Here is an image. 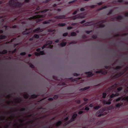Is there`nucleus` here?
<instances>
[{
	"instance_id": "54",
	"label": "nucleus",
	"mask_w": 128,
	"mask_h": 128,
	"mask_svg": "<svg viewBox=\"0 0 128 128\" xmlns=\"http://www.w3.org/2000/svg\"><path fill=\"white\" fill-rule=\"evenodd\" d=\"M34 96H35V97H36V96H34Z\"/></svg>"
},
{
	"instance_id": "23",
	"label": "nucleus",
	"mask_w": 128,
	"mask_h": 128,
	"mask_svg": "<svg viewBox=\"0 0 128 128\" xmlns=\"http://www.w3.org/2000/svg\"><path fill=\"white\" fill-rule=\"evenodd\" d=\"M60 25L61 26H63L65 25V24H60Z\"/></svg>"
},
{
	"instance_id": "4",
	"label": "nucleus",
	"mask_w": 128,
	"mask_h": 128,
	"mask_svg": "<svg viewBox=\"0 0 128 128\" xmlns=\"http://www.w3.org/2000/svg\"><path fill=\"white\" fill-rule=\"evenodd\" d=\"M35 55L36 56H39L40 55H42L44 54V53L43 52H40V53L35 52Z\"/></svg>"
},
{
	"instance_id": "42",
	"label": "nucleus",
	"mask_w": 128,
	"mask_h": 128,
	"mask_svg": "<svg viewBox=\"0 0 128 128\" xmlns=\"http://www.w3.org/2000/svg\"><path fill=\"white\" fill-rule=\"evenodd\" d=\"M68 117H67L65 119V120H68Z\"/></svg>"
},
{
	"instance_id": "28",
	"label": "nucleus",
	"mask_w": 128,
	"mask_h": 128,
	"mask_svg": "<svg viewBox=\"0 0 128 128\" xmlns=\"http://www.w3.org/2000/svg\"><path fill=\"white\" fill-rule=\"evenodd\" d=\"M6 52H7V51L6 50H4L3 52V54L6 53Z\"/></svg>"
},
{
	"instance_id": "12",
	"label": "nucleus",
	"mask_w": 128,
	"mask_h": 128,
	"mask_svg": "<svg viewBox=\"0 0 128 128\" xmlns=\"http://www.w3.org/2000/svg\"><path fill=\"white\" fill-rule=\"evenodd\" d=\"M66 44V43L65 42L64 43H61L60 44V45L61 46H64Z\"/></svg>"
},
{
	"instance_id": "18",
	"label": "nucleus",
	"mask_w": 128,
	"mask_h": 128,
	"mask_svg": "<svg viewBox=\"0 0 128 128\" xmlns=\"http://www.w3.org/2000/svg\"><path fill=\"white\" fill-rule=\"evenodd\" d=\"M100 108V107L99 106H96L94 107V108L95 109H98Z\"/></svg>"
},
{
	"instance_id": "32",
	"label": "nucleus",
	"mask_w": 128,
	"mask_h": 128,
	"mask_svg": "<svg viewBox=\"0 0 128 128\" xmlns=\"http://www.w3.org/2000/svg\"><path fill=\"white\" fill-rule=\"evenodd\" d=\"M80 10L81 11H84V8H82L80 9Z\"/></svg>"
},
{
	"instance_id": "39",
	"label": "nucleus",
	"mask_w": 128,
	"mask_h": 128,
	"mask_svg": "<svg viewBox=\"0 0 128 128\" xmlns=\"http://www.w3.org/2000/svg\"><path fill=\"white\" fill-rule=\"evenodd\" d=\"M75 1H72V2H69V3L70 4L71 3H72V2H74Z\"/></svg>"
},
{
	"instance_id": "11",
	"label": "nucleus",
	"mask_w": 128,
	"mask_h": 128,
	"mask_svg": "<svg viewBox=\"0 0 128 128\" xmlns=\"http://www.w3.org/2000/svg\"><path fill=\"white\" fill-rule=\"evenodd\" d=\"M28 30H26L23 32V34H28L29 33V32L28 31Z\"/></svg>"
},
{
	"instance_id": "8",
	"label": "nucleus",
	"mask_w": 128,
	"mask_h": 128,
	"mask_svg": "<svg viewBox=\"0 0 128 128\" xmlns=\"http://www.w3.org/2000/svg\"><path fill=\"white\" fill-rule=\"evenodd\" d=\"M104 103V104H111V102L110 101L106 102L105 101H104L103 102Z\"/></svg>"
},
{
	"instance_id": "33",
	"label": "nucleus",
	"mask_w": 128,
	"mask_h": 128,
	"mask_svg": "<svg viewBox=\"0 0 128 128\" xmlns=\"http://www.w3.org/2000/svg\"><path fill=\"white\" fill-rule=\"evenodd\" d=\"M52 100L53 99L52 98H49L48 99V100Z\"/></svg>"
},
{
	"instance_id": "56",
	"label": "nucleus",
	"mask_w": 128,
	"mask_h": 128,
	"mask_svg": "<svg viewBox=\"0 0 128 128\" xmlns=\"http://www.w3.org/2000/svg\"><path fill=\"white\" fill-rule=\"evenodd\" d=\"M46 11L45 10V12H46Z\"/></svg>"
},
{
	"instance_id": "19",
	"label": "nucleus",
	"mask_w": 128,
	"mask_h": 128,
	"mask_svg": "<svg viewBox=\"0 0 128 128\" xmlns=\"http://www.w3.org/2000/svg\"><path fill=\"white\" fill-rule=\"evenodd\" d=\"M85 110L87 111H88L89 110V108L88 107H86L85 108Z\"/></svg>"
},
{
	"instance_id": "10",
	"label": "nucleus",
	"mask_w": 128,
	"mask_h": 128,
	"mask_svg": "<svg viewBox=\"0 0 128 128\" xmlns=\"http://www.w3.org/2000/svg\"><path fill=\"white\" fill-rule=\"evenodd\" d=\"M64 16H59L56 17V18H59V19L63 18H64Z\"/></svg>"
},
{
	"instance_id": "7",
	"label": "nucleus",
	"mask_w": 128,
	"mask_h": 128,
	"mask_svg": "<svg viewBox=\"0 0 128 128\" xmlns=\"http://www.w3.org/2000/svg\"><path fill=\"white\" fill-rule=\"evenodd\" d=\"M86 74L88 75V76H91L93 75L92 73L90 72H87Z\"/></svg>"
},
{
	"instance_id": "16",
	"label": "nucleus",
	"mask_w": 128,
	"mask_h": 128,
	"mask_svg": "<svg viewBox=\"0 0 128 128\" xmlns=\"http://www.w3.org/2000/svg\"><path fill=\"white\" fill-rule=\"evenodd\" d=\"M76 35V34L74 32H72L71 33V35L73 36H75Z\"/></svg>"
},
{
	"instance_id": "26",
	"label": "nucleus",
	"mask_w": 128,
	"mask_h": 128,
	"mask_svg": "<svg viewBox=\"0 0 128 128\" xmlns=\"http://www.w3.org/2000/svg\"><path fill=\"white\" fill-rule=\"evenodd\" d=\"M4 36H0V38H4Z\"/></svg>"
},
{
	"instance_id": "31",
	"label": "nucleus",
	"mask_w": 128,
	"mask_h": 128,
	"mask_svg": "<svg viewBox=\"0 0 128 128\" xmlns=\"http://www.w3.org/2000/svg\"><path fill=\"white\" fill-rule=\"evenodd\" d=\"M47 44H51L52 43V42L51 41H50L49 42H48Z\"/></svg>"
},
{
	"instance_id": "58",
	"label": "nucleus",
	"mask_w": 128,
	"mask_h": 128,
	"mask_svg": "<svg viewBox=\"0 0 128 128\" xmlns=\"http://www.w3.org/2000/svg\"><path fill=\"white\" fill-rule=\"evenodd\" d=\"M0 4H1V2H0Z\"/></svg>"
},
{
	"instance_id": "24",
	"label": "nucleus",
	"mask_w": 128,
	"mask_h": 128,
	"mask_svg": "<svg viewBox=\"0 0 128 128\" xmlns=\"http://www.w3.org/2000/svg\"><path fill=\"white\" fill-rule=\"evenodd\" d=\"M67 34H68V33H66L64 34H63V35L64 36H66L67 35Z\"/></svg>"
},
{
	"instance_id": "20",
	"label": "nucleus",
	"mask_w": 128,
	"mask_h": 128,
	"mask_svg": "<svg viewBox=\"0 0 128 128\" xmlns=\"http://www.w3.org/2000/svg\"><path fill=\"white\" fill-rule=\"evenodd\" d=\"M84 17V15L82 16H79L78 17L79 18H82Z\"/></svg>"
},
{
	"instance_id": "36",
	"label": "nucleus",
	"mask_w": 128,
	"mask_h": 128,
	"mask_svg": "<svg viewBox=\"0 0 128 128\" xmlns=\"http://www.w3.org/2000/svg\"><path fill=\"white\" fill-rule=\"evenodd\" d=\"M84 100L85 101H86L88 100V99L86 98H84Z\"/></svg>"
},
{
	"instance_id": "47",
	"label": "nucleus",
	"mask_w": 128,
	"mask_h": 128,
	"mask_svg": "<svg viewBox=\"0 0 128 128\" xmlns=\"http://www.w3.org/2000/svg\"><path fill=\"white\" fill-rule=\"evenodd\" d=\"M54 6H56V4H54Z\"/></svg>"
},
{
	"instance_id": "38",
	"label": "nucleus",
	"mask_w": 128,
	"mask_h": 128,
	"mask_svg": "<svg viewBox=\"0 0 128 128\" xmlns=\"http://www.w3.org/2000/svg\"><path fill=\"white\" fill-rule=\"evenodd\" d=\"M45 11H44L42 12H41V14H44V13Z\"/></svg>"
},
{
	"instance_id": "46",
	"label": "nucleus",
	"mask_w": 128,
	"mask_h": 128,
	"mask_svg": "<svg viewBox=\"0 0 128 128\" xmlns=\"http://www.w3.org/2000/svg\"><path fill=\"white\" fill-rule=\"evenodd\" d=\"M86 33L88 34H89V32H86Z\"/></svg>"
},
{
	"instance_id": "52",
	"label": "nucleus",
	"mask_w": 128,
	"mask_h": 128,
	"mask_svg": "<svg viewBox=\"0 0 128 128\" xmlns=\"http://www.w3.org/2000/svg\"><path fill=\"white\" fill-rule=\"evenodd\" d=\"M106 8V7H104V8Z\"/></svg>"
},
{
	"instance_id": "41",
	"label": "nucleus",
	"mask_w": 128,
	"mask_h": 128,
	"mask_svg": "<svg viewBox=\"0 0 128 128\" xmlns=\"http://www.w3.org/2000/svg\"><path fill=\"white\" fill-rule=\"evenodd\" d=\"M59 40H57L56 41H55V42H58Z\"/></svg>"
},
{
	"instance_id": "44",
	"label": "nucleus",
	"mask_w": 128,
	"mask_h": 128,
	"mask_svg": "<svg viewBox=\"0 0 128 128\" xmlns=\"http://www.w3.org/2000/svg\"><path fill=\"white\" fill-rule=\"evenodd\" d=\"M87 89L86 88H84L83 89V90H86Z\"/></svg>"
},
{
	"instance_id": "21",
	"label": "nucleus",
	"mask_w": 128,
	"mask_h": 128,
	"mask_svg": "<svg viewBox=\"0 0 128 128\" xmlns=\"http://www.w3.org/2000/svg\"><path fill=\"white\" fill-rule=\"evenodd\" d=\"M25 54V53L24 52L21 53L20 54V55H24Z\"/></svg>"
},
{
	"instance_id": "5",
	"label": "nucleus",
	"mask_w": 128,
	"mask_h": 128,
	"mask_svg": "<svg viewBox=\"0 0 128 128\" xmlns=\"http://www.w3.org/2000/svg\"><path fill=\"white\" fill-rule=\"evenodd\" d=\"M42 31V30H40V28H37L36 29L34 30H33V32H40Z\"/></svg>"
},
{
	"instance_id": "34",
	"label": "nucleus",
	"mask_w": 128,
	"mask_h": 128,
	"mask_svg": "<svg viewBox=\"0 0 128 128\" xmlns=\"http://www.w3.org/2000/svg\"><path fill=\"white\" fill-rule=\"evenodd\" d=\"M40 48H38L36 49V51L37 52H39L40 51Z\"/></svg>"
},
{
	"instance_id": "50",
	"label": "nucleus",
	"mask_w": 128,
	"mask_h": 128,
	"mask_svg": "<svg viewBox=\"0 0 128 128\" xmlns=\"http://www.w3.org/2000/svg\"><path fill=\"white\" fill-rule=\"evenodd\" d=\"M96 72L97 73H100V72Z\"/></svg>"
},
{
	"instance_id": "51",
	"label": "nucleus",
	"mask_w": 128,
	"mask_h": 128,
	"mask_svg": "<svg viewBox=\"0 0 128 128\" xmlns=\"http://www.w3.org/2000/svg\"><path fill=\"white\" fill-rule=\"evenodd\" d=\"M81 16H82V14H80V16H81Z\"/></svg>"
},
{
	"instance_id": "40",
	"label": "nucleus",
	"mask_w": 128,
	"mask_h": 128,
	"mask_svg": "<svg viewBox=\"0 0 128 128\" xmlns=\"http://www.w3.org/2000/svg\"><path fill=\"white\" fill-rule=\"evenodd\" d=\"M84 22V21H82V22H81V24L83 23Z\"/></svg>"
},
{
	"instance_id": "2",
	"label": "nucleus",
	"mask_w": 128,
	"mask_h": 128,
	"mask_svg": "<svg viewBox=\"0 0 128 128\" xmlns=\"http://www.w3.org/2000/svg\"><path fill=\"white\" fill-rule=\"evenodd\" d=\"M45 16L44 15H38L36 16H35L33 17L34 18H42L44 17Z\"/></svg>"
},
{
	"instance_id": "25",
	"label": "nucleus",
	"mask_w": 128,
	"mask_h": 128,
	"mask_svg": "<svg viewBox=\"0 0 128 128\" xmlns=\"http://www.w3.org/2000/svg\"><path fill=\"white\" fill-rule=\"evenodd\" d=\"M122 89V87L119 88H118V91H119L120 90H121Z\"/></svg>"
},
{
	"instance_id": "53",
	"label": "nucleus",
	"mask_w": 128,
	"mask_h": 128,
	"mask_svg": "<svg viewBox=\"0 0 128 128\" xmlns=\"http://www.w3.org/2000/svg\"><path fill=\"white\" fill-rule=\"evenodd\" d=\"M57 97V96H55V97Z\"/></svg>"
},
{
	"instance_id": "37",
	"label": "nucleus",
	"mask_w": 128,
	"mask_h": 128,
	"mask_svg": "<svg viewBox=\"0 0 128 128\" xmlns=\"http://www.w3.org/2000/svg\"><path fill=\"white\" fill-rule=\"evenodd\" d=\"M29 0H25V2H28L29 1Z\"/></svg>"
},
{
	"instance_id": "55",
	"label": "nucleus",
	"mask_w": 128,
	"mask_h": 128,
	"mask_svg": "<svg viewBox=\"0 0 128 128\" xmlns=\"http://www.w3.org/2000/svg\"><path fill=\"white\" fill-rule=\"evenodd\" d=\"M79 102L78 103H79V102H80V101H79Z\"/></svg>"
},
{
	"instance_id": "3",
	"label": "nucleus",
	"mask_w": 128,
	"mask_h": 128,
	"mask_svg": "<svg viewBox=\"0 0 128 128\" xmlns=\"http://www.w3.org/2000/svg\"><path fill=\"white\" fill-rule=\"evenodd\" d=\"M52 47V46L51 45H48V44H45L44 46L43 47H42V49H43L44 48H51Z\"/></svg>"
},
{
	"instance_id": "45",
	"label": "nucleus",
	"mask_w": 128,
	"mask_h": 128,
	"mask_svg": "<svg viewBox=\"0 0 128 128\" xmlns=\"http://www.w3.org/2000/svg\"><path fill=\"white\" fill-rule=\"evenodd\" d=\"M72 19H74H74H76V18H74H74H73Z\"/></svg>"
},
{
	"instance_id": "57",
	"label": "nucleus",
	"mask_w": 128,
	"mask_h": 128,
	"mask_svg": "<svg viewBox=\"0 0 128 128\" xmlns=\"http://www.w3.org/2000/svg\"><path fill=\"white\" fill-rule=\"evenodd\" d=\"M30 40H31V39H30Z\"/></svg>"
},
{
	"instance_id": "1",
	"label": "nucleus",
	"mask_w": 128,
	"mask_h": 128,
	"mask_svg": "<svg viewBox=\"0 0 128 128\" xmlns=\"http://www.w3.org/2000/svg\"><path fill=\"white\" fill-rule=\"evenodd\" d=\"M121 99L123 100L128 101V97H125L123 98L122 97L118 98L116 100V101H118Z\"/></svg>"
},
{
	"instance_id": "30",
	"label": "nucleus",
	"mask_w": 128,
	"mask_h": 128,
	"mask_svg": "<svg viewBox=\"0 0 128 128\" xmlns=\"http://www.w3.org/2000/svg\"><path fill=\"white\" fill-rule=\"evenodd\" d=\"M49 22H48V21H46V22H44V24H47V23H48Z\"/></svg>"
},
{
	"instance_id": "35",
	"label": "nucleus",
	"mask_w": 128,
	"mask_h": 128,
	"mask_svg": "<svg viewBox=\"0 0 128 128\" xmlns=\"http://www.w3.org/2000/svg\"><path fill=\"white\" fill-rule=\"evenodd\" d=\"M67 28H68V29L69 30V29H71L72 28L70 27H68Z\"/></svg>"
},
{
	"instance_id": "6",
	"label": "nucleus",
	"mask_w": 128,
	"mask_h": 128,
	"mask_svg": "<svg viewBox=\"0 0 128 128\" xmlns=\"http://www.w3.org/2000/svg\"><path fill=\"white\" fill-rule=\"evenodd\" d=\"M119 94L118 93H116L115 94H112L110 96V97L111 98H112L114 96H118Z\"/></svg>"
},
{
	"instance_id": "22",
	"label": "nucleus",
	"mask_w": 128,
	"mask_h": 128,
	"mask_svg": "<svg viewBox=\"0 0 128 128\" xmlns=\"http://www.w3.org/2000/svg\"><path fill=\"white\" fill-rule=\"evenodd\" d=\"M78 12V11H75L73 13V14H75L77 12Z\"/></svg>"
},
{
	"instance_id": "43",
	"label": "nucleus",
	"mask_w": 128,
	"mask_h": 128,
	"mask_svg": "<svg viewBox=\"0 0 128 128\" xmlns=\"http://www.w3.org/2000/svg\"><path fill=\"white\" fill-rule=\"evenodd\" d=\"M31 54H29L28 55V56L29 57H30V56H31Z\"/></svg>"
},
{
	"instance_id": "15",
	"label": "nucleus",
	"mask_w": 128,
	"mask_h": 128,
	"mask_svg": "<svg viewBox=\"0 0 128 128\" xmlns=\"http://www.w3.org/2000/svg\"><path fill=\"white\" fill-rule=\"evenodd\" d=\"M34 37L35 38H39V36L38 34H36L34 35Z\"/></svg>"
},
{
	"instance_id": "48",
	"label": "nucleus",
	"mask_w": 128,
	"mask_h": 128,
	"mask_svg": "<svg viewBox=\"0 0 128 128\" xmlns=\"http://www.w3.org/2000/svg\"><path fill=\"white\" fill-rule=\"evenodd\" d=\"M97 115H98V116H101V115H98V114H97Z\"/></svg>"
},
{
	"instance_id": "27",
	"label": "nucleus",
	"mask_w": 128,
	"mask_h": 128,
	"mask_svg": "<svg viewBox=\"0 0 128 128\" xmlns=\"http://www.w3.org/2000/svg\"><path fill=\"white\" fill-rule=\"evenodd\" d=\"M89 106L90 107H92L93 106V104H90Z\"/></svg>"
},
{
	"instance_id": "14",
	"label": "nucleus",
	"mask_w": 128,
	"mask_h": 128,
	"mask_svg": "<svg viewBox=\"0 0 128 128\" xmlns=\"http://www.w3.org/2000/svg\"><path fill=\"white\" fill-rule=\"evenodd\" d=\"M121 105V104L118 103V104H117L116 105V106L117 108H118Z\"/></svg>"
},
{
	"instance_id": "29",
	"label": "nucleus",
	"mask_w": 128,
	"mask_h": 128,
	"mask_svg": "<svg viewBox=\"0 0 128 128\" xmlns=\"http://www.w3.org/2000/svg\"><path fill=\"white\" fill-rule=\"evenodd\" d=\"M83 112L82 111H80L79 112L78 114H81Z\"/></svg>"
},
{
	"instance_id": "13",
	"label": "nucleus",
	"mask_w": 128,
	"mask_h": 128,
	"mask_svg": "<svg viewBox=\"0 0 128 128\" xmlns=\"http://www.w3.org/2000/svg\"><path fill=\"white\" fill-rule=\"evenodd\" d=\"M61 122L60 121L58 122H57L56 125V126H58L61 124Z\"/></svg>"
},
{
	"instance_id": "9",
	"label": "nucleus",
	"mask_w": 128,
	"mask_h": 128,
	"mask_svg": "<svg viewBox=\"0 0 128 128\" xmlns=\"http://www.w3.org/2000/svg\"><path fill=\"white\" fill-rule=\"evenodd\" d=\"M77 114H74L72 116V121H73L74 118H75Z\"/></svg>"
},
{
	"instance_id": "17",
	"label": "nucleus",
	"mask_w": 128,
	"mask_h": 128,
	"mask_svg": "<svg viewBox=\"0 0 128 128\" xmlns=\"http://www.w3.org/2000/svg\"><path fill=\"white\" fill-rule=\"evenodd\" d=\"M106 94L105 93H104L103 94V96H102V97L103 98H105L106 96Z\"/></svg>"
},
{
	"instance_id": "49",
	"label": "nucleus",
	"mask_w": 128,
	"mask_h": 128,
	"mask_svg": "<svg viewBox=\"0 0 128 128\" xmlns=\"http://www.w3.org/2000/svg\"><path fill=\"white\" fill-rule=\"evenodd\" d=\"M34 67V66H31V67L32 68H33Z\"/></svg>"
}]
</instances>
